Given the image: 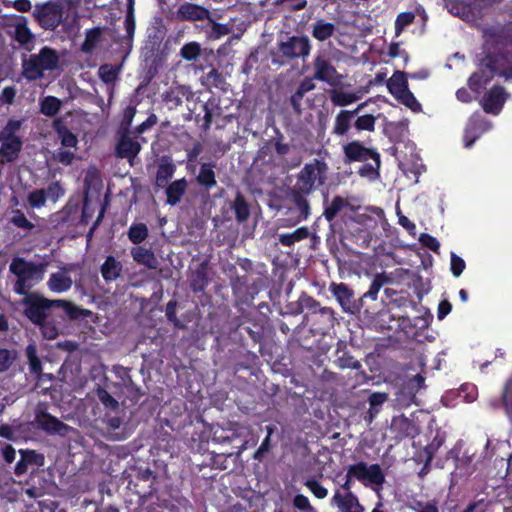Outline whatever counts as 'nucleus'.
I'll return each mask as SVG.
<instances>
[{
	"label": "nucleus",
	"instance_id": "5",
	"mask_svg": "<svg viewBox=\"0 0 512 512\" xmlns=\"http://www.w3.org/2000/svg\"><path fill=\"white\" fill-rule=\"evenodd\" d=\"M329 291L336 299L344 313L354 315L359 318L363 316L367 321H373L377 315L376 308L370 305H365L362 297L356 298L354 290L346 283L331 282L329 285Z\"/></svg>",
	"mask_w": 512,
	"mask_h": 512
},
{
	"label": "nucleus",
	"instance_id": "51",
	"mask_svg": "<svg viewBox=\"0 0 512 512\" xmlns=\"http://www.w3.org/2000/svg\"><path fill=\"white\" fill-rule=\"evenodd\" d=\"M80 205L77 200H69L59 212L60 219L63 222L73 221L79 213Z\"/></svg>",
	"mask_w": 512,
	"mask_h": 512
},
{
	"label": "nucleus",
	"instance_id": "58",
	"mask_svg": "<svg viewBox=\"0 0 512 512\" xmlns=\"http://www.w3.org/2000/svg\"><path fill=\"white\" fill-rule=\"evenodd\" d=\"M44 191L46 193L47 199H50L53 202L58 201L65 194V189L58 181L51 182L48 187L44 189Z\"/></svg>",
	"mask_w": 512,
	"mask_h": 512
},
{
	"label": "nucleus",
	"instance_id": "15",
	"mask_svg": "<svg viewBox=\"0 0 512 512\" xmlns=\"http://www.w3.org/2000/svg\"><path fill=\"white\" fill-rule=\"evenodd\" d=\"M508 98L509 93L503 86L494 85L484 94L480 104L486 113L498 115Z\"/></svg>",
	"mask_w": 512,
	"mask_h": 512
},
{
	"label": "nucleus",
	"instance_id": "49",
	"mask_svg": "<svg viewBox=\"0 0 512 512\" xmlns=\"http://www.w3.org/2000/svg\"><path fill=\"white\" fill-rule=\"evenodd\" d=\"M22 124V120L9 119L0 131L2 138L22 140L21 137L16 134L21 129Z\"/></svg>",
	"mask_w": 512,
	"mask_h": 512
},
{
	"label": "nucleus",
	"instance_id": "46",
	"mask_svg": "<svg viewBox=\"0 0 512 512\" xmlns=\"http://www.w3.org/2000/svg\"><path fill=\"white\" fill-rule=\"evenodd\" d=\"M102 35L100 27H94L86 31L85 40L81 45V51L91 54L99 43Z\"/></svg>",
	"mask_w": 512,
	"mask_h": 512
},
{
	"label": "nucleus",
	"instance_id": "21",
	"mask_svg": "<svg viewBox=\"0 0 512 512\" xmlns=\"http://www.w3.org/2000/svg\"><path fill=\"white\" fill-rule=\"evenodd\" d=\"M241 426L237 422H227L225 426L216 424L211 427L212 441L218 444H229L239 438Z\"/></svg>",
	"mask_w": 512,
	"mask_h": 512
},
{
	"label": "nucleus",
	"instance_id": "40",
	"mask_svg": "<svg viewBox=\"0 0 512 512\" xmlns=\"http://www.w3.org/2000/svg\"><path fill=\"white\" fill-rule=\"evenodd\" d=\"M231 209L234 211L235 219L238 223H244L248 220L250 216V207L241 192L238 191L236 193Z\"/></svg>",
	"mask_w": 512,
	"mask_h": 512
},
{
	"label": "nucleus",
	"instance_id": "24",
	"mask_svg": "<svg viewBox=\"0 0 512 512\" xmlns=\"http://www.w3.org/2000/svg\"><path fill=\"white\" fill-rule=\"evenodd\" d=\"M425 377L417 374L410 378L400 389L397 400L403 405L415 402L417 392L424 387Z\"/></svg>",
	"mask_w": 512,
	"mask_h": 512
},
{
	"label": "nucleus",
	"instance_id": "31",
	"mask_svg": "<svg viewBox=\"0 0 512 512\" xmlns=\"http://www.w3.org/2000/svg\"><path fill=\"white\" fill-rule=\"evenodd\" d=\"M122 271V263L112 255H108L100 267L101 275L106 283L116 281L121 276Z\"/></svg>",
	"mask_w": 512,
	"mask_h": 512
},
{
	"label": "nucleus",
	"instance_id": "48",
	"mask_svg": "<svg viewBox=\"0 0 512 512\" xmlns=\"http://www.w3.org/2000/svg\"><path fill=\"white\" fill-rule=\"evenodd\" d=\"M62 102L55 96H46L40 101V112L47 117H54L61 109Z\"/></svg>",
	"mask_w": 512,
	"mask_h": 512
},
{
	"label": "nucleus",
	"instance_id": "37",
	"mask_svg": "<svg viewBox=\"0 0 512 512\" xmlns=\"http://www.w3.org/2000/svg\"><path fill=\"white\" fill-rule=\"evenodd\" d=\"M209 284L207 265L201 263L190 278V288L194 293L203 292Z\"/></svg>",
	"mask_w": 512,
	"mask_h": 512
},
{
	"label": "nucleus",
	"instance_id": "1",
	"mask_svg": "<svg viewBox=\"0 0 512 512\" xmlns=\"http://www.w3.org/2000/svg\"><path fill=\"white\" fill-rule=\"evenodd\" d=\"M21 304L24 307L23 315L38 326L43 337L48 340L58 337L61 328L65 325L66 318L78 320L92 314L90 310L81 308L70 301L50 300L37 291L23 297Z\"/></svg>",
	"mask_w": 512,
	"mask_h": 512
},
{
	"label": "nucleus",
	"instance_id": "14",
	"mask_svg": "<svg viewBox=\"0 0 512 512\" xmlns=\"http://www.w3.org/2000/svg\"><path fill=\"white\" fill-rule=\"evenodd\" d=\"M35 421L38 427L49 435H59L66 437L71 431H73L71 426L65 424L57 417L44 410H38L36 412Z\"/></svg>",
	"mask_w": 512,
	"mask_h": 512
},
{
	"label": "nucleus",
	"instance_id": "11",
	"mask_svg": "<svg viewBox=\"0 0 512 512\" xmlns=\"http://www.w3.org/2000/svg\"><path fill=\"white\" fill-rule=\"evenodd\" d=\"M343 161L345 164H351L354 162H366L369 159L381 165L380 154L374 148L366 147L362 142L358 140H352L342 147Z\"/></svg>",
	"mask_w": 512,
	"mask_h": 512
},
{
	"label": "nucleus",
	"instance_id": "59",
	"mask_svg": "<svg viewBox=\"0 0 512 512\" xmlns=\"http://www.w3.org/2000/svg\"><path fill=\"white\" fill-rule=\"evenodd\" d=\"M177 301L176 300H170L165 309V315L167 317V320L174 324L177 328H185V325L177 318L176 315V308H177Z\"/></svg>",
	"mask_w": 512,
	"mask_h": 512
},
{
	"label": "nucleus",
	"instance_id": "10",
	"mask_svg": "<svg viewBox=\"0 0 512 512\" xmlns=\"http://www.w3.org/2000/svg\"><path fill=\"white\" fill-rule=\"evenodd\" d=\"M312 45L310 39L306 35L290 36L286 41L278 43V51L281 57L286 59H305L310 55Z\"/></svg>",
	"mask_w": 512,
	"mask_h": 512
},
{
	"label": "nucleus",
	"instance_id": "7",
	"mask_svg": "<svg viewBox=\"0 0 512 512\" xmlns=\"http://www.w3.org/2000/svg\"><path fill=\"white\" fill-rule=\"evenodd\" d=\"M59 57L57 52L44 46L38 54H32L22 61V70L24 77L29 81L41 79L44 71H52L57 68Z\"/></svg>",
	"mask_w": 512,
	"mask_h": 512
},
{
	"label": "nucleus",
	"instance_id": "30",
	"mask_svg": "<svg viewBox=\"0 0 512 512\" xmlns=\"http://www.w3.org/2000/svg\"><path fill=\"white\" fill-rule=\"evenodd\" d=\"M22 146V140L3 139L0 146V163H12L17 160Z\"/></svg>",
	"mask_w": 512,
	"mask_h": 512
},
{
	"label": "nucleus",
	"instance_id": "19",
	"mask_svg": "<svg viewBox=\"0 0 512 512\" xmlns=\"http://www.w3.org/2000/svg\"><path fill=\"white\" fill-rule=\"evenodd\" d=\"M12 38L27 52H31L35 46V35L32 33L24 16H19L13 25Z\"/></svg>",
	"mask_w": 512,
	"mask_h": 512
},
{
	"label": "nucleus",
	"instance_id": "42",
	"mask_svg": "<svg viewBox=\"0 0 512 512\" xmlns=\"http://www.w3.org/2000/svg\"><path fill=\"white\" fill-rule=\"evenodd\" d=\"M310 231L308 227L302 226L297 228L291 233H283L280 234L278 237L279 242L286 247H291L296 242H300L302 240H305L309 237Z\"/></svg>",
	"mask_w": 512,
	"mask_h": 512
},
{
	"label": "nucleus",
	"instance_id": "2",
	"mask_svg": "<svg viewBox=\"0 0 512 512\" xmlns=\"http://www.w3.org/2000/svg\"><path fill=\"white\" fill-rule=\"evenodd\" d=\"M239 314L228 321V340L246 352L258 345V352L264 350L265 339L270 333L268 318L262 317L255 309L245 310L236 302Z\"/></svg>",
	"mask_w": 512,
	"mask_h": 512
},
{
	"label": "nucleus",
	"instance_id": "41",
	"mask_svg": "<svg viewBox=\"0 0 512 512\" xmlns=\"http://www.w3.org/2000/svg\"><path fill=\"white\" fill-rule=\"evenodd\" d=\"M387 89L395 97L408 89L407 74L402 71H395L387 81Z\"/></svg>",
	"mask_w": 512,
	"mask_h": 512
},
{
	"label": "nucleus",
	"instance_id": "47",
	"mask_svg": "<svg viewBox=\"0 0 512 512\" xmlns=\"http://www.w3.org/2000/svg\"><path fill=\"white\" fill-rule=\"evenodd\" d=\"M376 121L377 118L372 114H363L360 113L354 118L353 128L356 132H374L376 129Z\"/></svg>",
	"mask_w": 512,
	"mask_h": 512
},
{
	"label": "nucleus",
	"instance_id": "53",
	"mask_svg": "<svg viewBox=\"0 0 512 512\" xmlns=\"http://www.w3.org/2000/svg\"><path fill=\"white\" fill-rule=\"evenodd\" d=\"M201 53L200 44L197 42H189L182 46L180 49V55L187 61H194L198 58Z\"/></svg>",
	"mask_w": 512,
	"mask_h": 512
},
{
	"label": "nucleus",
	"instance_id": "63",
	"mask_svg": "<svg viewBox=\"0 0 512 512\" xmlns=\"http://www.w3.org/2000/svg\"><path fill=\"white\" fill-rule=\"evenodd\" d=\"M466 267L465 261L455 253H451L450 270L454 277H459Z\"/></svg>",
	"mask_w": 512,
	"mask_h": 512
},
{
	"label": "nucleus",
	"instance_id": "34",
	"mask_svg": "<svg viewBox=\"0 0 512 512\" xmlns=\"http://www.w3.org/2000/svg\"><path fill=\"white\" fill-rule=\"evenodd\" d=\"M141 150L140 144L127 135H123L116 146V154L120 158L132 159Z\"/></svg>",
	"mask_w": 512,
	"mask_h": 512
},
{
	"label": "nucleus",
	"instance_id": "32",
	"mask_svg": "<svg viewBox=\"0 0 512 512\" xmlns=\"http://www.w3.org/2000/svg\"><path fill=\"white\" fill-rule=\"evenodd\" d=\"M131 256L133 260L143 265L148 269L154 270L158 266V260L151 249L145 248L144 246L138 245L131 249Z\"/></svg>",
	"mask_w": 512,
	"mask_h": 512
},
{
	"label": "nucleus",
	"instance_id": "39",
	"mask_svg": "<svg viewBox=\"0 0 512 512\" xmlns=\"http://www.w3.org/2000/svg\"><path fill=\"white\" fill-rule=\"evenodd\" d=\"M322 308L323 306H321L320 302L307 293H302L298 299L297 313H301L304 309L307 310V313L304 315L305 322Z\"/></svg>",
	"mask_w": 512,
	"mask_h": 512
},
{
	"label": "nucleus",
	"instance_id": "26",
	"mask_svg": "<svg viewBox=\"0 0 512 512\" xmlns=\"http://www.w3.org/2000/svg\"><path fill=\"white\" fill-rule=\"evenodd\" d=\"M121 371L123 372L122 385L126 395L125 398L121 400L122 405L133 406L140 401L144 394L141 389L133 383L129 375L130 369L121 368Z\"/></svg>",
	"mask_w": 512,
	"mask_h": 512
},
{
	"label": "nucleus",
	"instance_id": "36",
	"mask_svg": "<svg viewBox=\"0 0 512 512\" xmlns=\"http://www.w3.org/2000/svg\"><path fill=\"white\" fill-rule=\"evenodd\" d=\"M311 35L320 42L330 39L336 32L337 27L332 22L324 19H317L312 25Z\"/></svg>",
	"mask_w": 512,
	"mask_h": 512
},
{
	"label": "nucleus",
	"instance_id": "13",
	"mask_svg": "<svg viewBox=\"0 0 512 512\" xmlns=\"http://www.w3.org/2000/svg\"><path fill=\"white\" fill-rule=\"evenodd\" d=\"M491 127V122L481 113H473L465 127L463 136L464 146L466 148H471L476 140L489 131Z\"/></svg>",
	"mask_w": 512,
	"mask_h": 512
},
{
	"label": "nucleus",
	"instance_id": "3",
	"mask_svg": "<svg viewBox=\"0 0 512 512\" xmlns=\"http://www.w3.org/2000/svg\"><path fill=\"white\" fill-rule=\"evenodd\" d=\"M329 166L324 159L314 158L306 163L296 175L295 184L290 188L288 198L294 205L298 221H305L311 214L308 196L324 186L328 180Z\"/></svg>",
	"mask_w": 512,
	"mask_h": 512
},
{
	"label": "nucleus",
	"instance_id": "43",
	"mask_svg": "<svg viewBox=\"0 0 512 512\" xmlns=\"http://www.w3.org/2000/svg\"><path fill=\"white\" fill-rule=\"evenodd\" d=\"M48 287L51 291L61 293L69 290L72 286V280L63 273H52L48 280Z\"/></svg>",
	"mask_w": 512,
	"mask_h": 512
},
{
	"label": "nucleus",
	"instance_id": "55",
	"mask_svg": "<svg viewBox=\"0 0 512 512\" xmlns=\"http://www.w3.org/2000/svg\"><path fill=\"white\" fill-rule=\"evenodd\" d=\"M387 400V394L381 392H374L369 396L368 402L370 405L369 414L371 419L374 414L379 412V407Z\"/></svg>",
	"mask_w": 512,
	"mask_h": 512
},
{
	"label": "nucleus",
	"instance_id": "12",
	"mask_svg": "<svg viewBox=\"0 0 512 512\" xmlns=\"http://www.w3.org/2000/svg\"><path fill=\"white\" fill-rule=\"evenodd\" d=\"M33 16L43 29L55 30L62 22L63 11L59 5L46 2L35 7Z\"/></svg>",
	"mask_w": 512,
	"mask_h": 512
},
{
	"label": "nucleus",
	"instance_id": "23",
	"mask_svg": "<svg viewBox=\"0 0 512 512\" xmlns=\"http://www.w3.org/2000/svg\"><path fill=\"white\" fill-rule=\"evenodd\" d=\"M20 460L16 463L14 473L17 476H22L28 471L29 466L41 467L45 463V457L43 454L36 452L35 450L21 449Z\"/></svg>",
	"mask_w": 512,
	"mask_h": 512
},
{
	"label": "nucleus",
	"instance_id": "57",
	"mask_svg": "<svg viewBox=\"0 0 512 512\" xmlns=\"http://www.w3.org/2000/svg\"><path fill=\"white\" fill-rule=\"evenodd\" d=\"M10 222L21 229L31 230L34 228V224L26 218L25 214L21 210L13 211Z\"/></svg>",
	"mask_w": 512,
	"mask_h": 512
},
{
	"label": "nucleus",
	"instance_id": "28",
	"mask_svg": "<svg viewBox=\"0 0 512 512\" xmlns=\"http://www.w3.org/2000/svg\"><path fill=\"white\" fill-rule=\"evenodd\" d=\"M392 282L391 277H389L385 272L376 273L373 276L372 282L369 286L367 292H365L361 297L364 299V304H367V300H371L373 304L371 305L374 308H377L376 300L378 298V293L382 287ZM378 311V309H376Z\"/></svg>",
	"mask_w": 512,
	"mask_h": 512
},
{
	"label": "nucleus",
	"instance_id": "35",
	"mask_svg": "<svg viewBox=\"0 0 512 512\" xmlns=\"http://www.w3.org/2000/svg\"><path fill=\"white\" fill-rule=\"evenodd\" d=\"M188 182L185 178L171 182L165 190L166 203L174 206L178 204L187 190Z\"/></svg>",
	"mask_w": 512,
	"mask_h": 512
},
{
	"label": "nucleus",
	"instance_id": "8",
	"mask_svg": "<svg viewBox=\"0 0 512 512\" xmlns=\"http://www.w3.org/2000/svg\"><path fill=\"white\" fill-rule=\"evenodd\" d=\"M483 38L493 51L487 54H512V21L504 24L496 23L483 30Z\"/></svg>",
	"mask_w": 512,
	"mask_h": 512
},
{
	"label": "nucleus",
	"instance_id": "56",
	"mask_svg": "<svg viewBox=\"0 0 512 512\" xmlns=\"http://www.w3.org/2000/svg\"><path fill=\"white\" fill-rule=\"evenodd\" d=\"M28 204L32 208H41L47 201V196L44 189H36L29 193L27 197Z\"/></svg>",
	"mask_w": 512,
	"mask_h": 512
},
{
	"label": "nucleus",
	"instance_id": "29",
	"mask_svg": "<svg viewBox=\"0 0 512 512\" xmlns=\"http://www.w3.org/2000/svg\"><path fill=\"white\" fill-rule=\"evenodd\" d=\"M52 128L56 133L60 143L66 148H76L78 144L77 136L67 127L62 118H56L52 122Z\"/></svg>",
	"mask_w": 512,
	"mask_h": 512
},
{
	"label": "nucleus",
	"instance_id": "17",
	"mask_svg": "<svg viewBox=\"0 0 512 512\" xmlns=\"http://www.w3.org/2000/svg\"><path fill=\"white\" fill-rule=\"evenodd\" d=\"M314 73L316 80L334 85L340 78L339 73L333 64L322 55H317L313 60Z\"/></svg>",
	"mask_w": 512,
	"mask_h": 512
},
{
	"label": "nucleus",
	"instance_id": "64",
	"mask_svg": "<svg viewBox=\"0 0 512 512\" xmlns=\"http://www.w3.org/2000/svg\"><path fill=\"white\" fill-rule=\"evenodd\" d=\"M271 448H272L271 438H269V435H266V437L263 439L260 446L254 452L252 458L256 461L262 462L264 455L266 453L270 452Z\"/></svg>",
	"mask_w": 512,
	"mask_h": 512
},
{
	"label": "nucleus",
	"instance_id": "9",
	"mask_svg": "<svg viewBox=\"0 0 512 512\" xmlns=\"http://www.w3.org/2000/svg\"><path fill=\"white\" fill-rule=\"evenodd\" d=\"M347 471L349 477L362 482L365 486H367L365 481L377 486H382L385 483V474L379 464L368 465L366 462L360 461L350 465Z\"/></svg>",
	"mask_w": 512,
	"mask_h": 512
},
{
	"label": "nucleus",
	"instance_id": "4",
	"mask_svg": "<svg viewBox=\"0 0 512 512\" xmlns=\"http://www.w3.org/2000/svg\"><path fill=\"white\" fill-rule=\"evenodd\" d=\"M495 75L506 81L512 80V53L507 55L486 54L480 60L479 69L468 78V87L476 95H479Z\"/></svg>",
	"mask_w": 512,
	"mask_h": 512
},
{
	"label": "nucleus",
	"instance_id": "62",
	"mask_svg": "<svg viewBox=\"0 0 512 512\" xmlns=\"http://www.w3.org/2000/svg\"><path fill=\"white\" fill-rule=\"evenodd\" d=\"M419 242L421 245L434 253H439L440 243L439 241L428 233H421L419 236Z\"/></svg>",
	"mask_w": 512,
	"mask_h": 512
},
{
	"label": "nucleus",
	"instance_id": "22",
	"mask_svg": "<svg viewBox=\"0 0 512 512\" xmlns=\"http://www.w3.org/2000/svg\"><path fill=\"white\" fill-rule=\"evenodd\" d=\"M335 321V311L331 307H323L306 323L311 324L314 331L324 334L334 327Z\"/></svg>",
	"mask_w": 512,
	"mask_h": 512
},
{
	"label": "nucleus",
	"instance_id": "54",
	"mask_svg": "<svg viewBox=\"0 0 512 512\" xmlns=\"http://www.w3.org/2000/svg\"><path fill=\"white\" fill-rule=\"evenodd\" d=\"M205 79L208 85L225 90L226 80L222 73L217 69L212 68L208 73H206Z\"/></svg>",
	"mask_w": 512,
	"mask_h": 512
},
{
	"label": "nucleus",
	"instance_id": "33",
	"mask_svg": "<svg viewBox=\"0 0 512 512\" xmlns=\"http://www.w3.org/2000/svg\"><path fill=\"white\" fill-rule=\"evenodd\" d=\"M214 168V162L202 163L199 173L196 176V182L198 185L207 191L211 190L217 185Z\"/></svg>",
	"mask_w": 512,
	"mask_h": 512
},
{
	"label": "nucleus",
	"instance_id": "45",
	"mask_svg": "<svg viewBox=\"0 0 512 512\" xmlns=\"http://www.w3.org/2000/svg\"><path fill=\"white\" fill-rule=\"evenodd\" d=\"M148 235L149 230L145 223H132L127 231L128 239L136 246L144 242Z\"/></svg>",
	"mask_w": 512,
	"mask_h": 512
},
{
	"label": "nucleus",
	"instance_id": "61",
	"mask_svg": "<svg viewBox=\"0 0 512 512\" xmlns=\"http://www.w3.org/2000/svg\"><path fill=\"white\" fill-rule=\"evenodd\" d=\"M305 486L318 499H324L328 494V490L319 481L315 479L306 480Z\"/></svg>",
	"mask_w": 512,
	"mask_h": 512
},
{
	"label": "nucleus",
	"instance_id": "44",
	"mask_svg": "<svg viewBox=\"0 0 512 512\" xmlns=\"http://www.w3.org/2000/svg\"><path fill=\"white\" fill-rule=\"evenodd\" d=\"M330 99L333 105L345 107L357 102L360 96L354 92H344L342 90L333 89L330 92Z\"/></svg>",
	"mask_w": 512,
	"mask_h": 512
},
{
	"label": "nucleus",
	"instance_id": "38",
	"mask_svg": "<svg viewBox=\"0 0 512 512\" xmlns=\"http://www.w3.org/2000/svg\"><path fill=\"white\" fill-rule=\"evenodd\" d=\"M176 171V165L169 157H163L156 172V184L159 187L167 185L168 181L173 177Z\"/></svg>",
	"mask_w": 512,
	"mask_h": 512
},
{
	"label": "nucleus",
	"instance_id": "16",
	"mask_svg": "<svg viewBox=\"0 0 512 512\" xmlns=\"http://www.w3.org/2000/svg\"><path fill=\"white\" fill-rule=\"evenodd\" d=\"M9 269L12 274H14L17 278L20 279L23 278L30 281H39L42 279V265L27 261L21 257L14 258L10 264Z\"/></svg>",
	"mask_w": 512,
	"mask_h": 512
},
{
	"label": "nucleus",
	"instance_id": "60",
	"mask_svg": "<svg viewBox=\"0 0 512 512\" xmlns=\"http://www.w3.org/2000/svg\"><path fill=\"white\" fill-rule=\"evenodd\" d=\"M415 20L413 12H402L397 15L395 20V30L399 34L405 27L412 24Z\"/></svg>",
	"mask_w": 512,
	"mask_h": 512
},
{
	"label": "nucleus",
	"instance_id": "52",
	"mask_svg": "<svg viewBox=\"0 0 512 512\" xmlns=\"http://www.w3.org/2000/svg\"><path fill=\"white\" fill-rule=\"evenodd\" d=\"M118 73L119 68L110 64H103L98 70L100 79L106 84L113 83L117 79Z\"/></svg>",
	"mask_w": 512,
	"mask_h": 512
},
{
	"label": "nucleus",
	"instance_id": "25",
	"mask_svg": "<svg viewBox=\"0 0 512 512\" xmlns=\"http://www.w3.org/2000/svg\"><path fill=\"white\" fill-rule=\"evenodd\" d=\"M193 97V92L189 86L178 85L171 87L162 95L163 101L169 105V109H175L182 105L183 98L190 100Z\"/></svg>",
	"mask_w": 512,
	"mask_h": 512
},
{
	"label": "nucleus",
	"instance_id": "6",
	"mask_svg": "<svg viewBox=\"0 0 512 512\" xmlns=\"http://www.w3.org/2000/svg\"><path fill=\"white\" fill-rule=\"evenodd\" d=\"M116 388L115 384H106L104 387L97 385L94 389L98 405L102 407V412L98 418L112 430L120 428L124 422V411L121 409L119 402L121 396L118 395L117 398L114 396L117 394L114 390Z\"/></svg>",
	"mask_w": 512,
	"mask_h": 512
},
{
	"label": "nucleus",
	"instance_id": "18",
	"mask_svg": "<svg viewBox=\"0 0 512 512\" xmlns=\"http://www.w3.org/2000/svg\"><path fill=\"white\" fill-rule=\"evenodd\" d=\"M367 102H362L353 110H340L335 117L333 125V134L345 136L353 127L354 118L364 109Z\"/></svg>",
	"mask_w": 512,
	"mask_h": 512
},
{
	"label": "nucleus",
	"instance_id": "27",
	"mask_svg": "<svg viewBox=\"0 0 512 512\" xmlns=\"http://www.w3.org/2000/svg\"><path fill=\"white\" fill-rule=\"evenodd\" d=\"M323 195L324 210L322 215L329 223H332L337 215L343 211V209L350 206V203L348 199L340 195L334 196L332 200L328 202V194L324 193Z\"/></svg>",
	"mask_w": 512,
	"mask_h": 512
},
{
	"label": "nucleus",
	"instance_id": "20",
	"mask_svg": "<svg viewBox=\"0 0 512 512\" xmlns=\"http://www.w3.org/2000/svg\"><path fill=\"white\" fill-rule=\"evenodd\" d=\"M209 17L210 11L207 8L191 2L182 3L176 11L178 21H203Z\"/></svg>",
	"mask_w": 512,
	"mask_h": 512
},
{
	"label": "nucleus",
	"instance_id": "50",
	"mask_svg": "<svg viewBox=\"0 0 512 512\" xmlns=\"http://www.w3.org/2000/svg\"><path fill=\"white\" fill-rule=\"evenodd\" d=\"M394 98L413 112H419L421 110V104L417 101L414 94L409 90V88L406 89L404 92H401Z\"/></svg>",
	"mask_w": 512,
	"mask_h": 512
}]
</instances>
